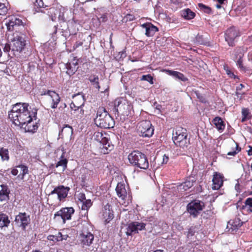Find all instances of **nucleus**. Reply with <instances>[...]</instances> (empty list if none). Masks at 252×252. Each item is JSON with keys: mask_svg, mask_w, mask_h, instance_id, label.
Listing matches in <instances>:
<instances>
[{"mask_svg": "<svg viewBox=\"0 0 252 252\" xmlns=\"http://www.w3.org/2000/svg\"><path fill=\"white\" fill-rule=\"evenodd\" d=\"M77 198H78V201H79L80 202V203L87 200L86 198L85 194L84 193H81V192H80L77 194Z\"/></svg>", "mask_w": 252, "mask_h": 252, "instance_id": "nucleus-49", "label": "nucleus"}, {"mask_svg": "<svg viewBox=\"0 0 252 252\" xmlns=\"http://www.w3.org/2000/svg\"><path fill=\"white\" fill-rule=\"evenodd\" d=\"M70 188L68 187H64L61 185L56 187L50 193V194H57L58 198L60 201L65 198L68 194Z\"/></svg>", "mask_w": 252, "mask_h": 252, "instance_id": "nucleus-17", "label": "nucleus"}, {"mask_svg": "<svg viewBox=\"0 0 252 252\" xmlns=\"http://www.w3.org/2000/svg\"><path fill=\"white\" fill-rule=\"evenodd\" d=\"M48 239L53 241H56V235H49Z\"/></svg>", "mask_w": 252, "mask_h": 252, "instance_id": "nucleus-63", "label": "nucleus"}, {"mask_svg": "<svg viewBox=\"0 0 252 252\" xmlns=\"http://www.w3.org/2000/svg\"><path fill=\"white\" fill-rule=\"evenodd\" d=\"M197 98L199 99L200 101H201L202 103H206L207 101L205 99V98L201 94H197Z\"/></svg>", "mask_w": 252, "mask_h": 252, "instance_id": "nucleus-54", "label": "nucleus"}, {"mask_svg": "<svg viewBox=\"0 0 252 252\" xmlns=\"http://www.w3.org/2000/svg\"><path fill=\"white\" fill-rule=\"evenodd\" d=\"M11 173L13 175L16 176L18 173V170L16 168H14V169H12Z\"/></svg>", "mask_w": 252, "mask_h": 252, "instance_id": "nucleus-62", "label": "nucleus"}, {"mask_svg": "<svg viewBox=\"0 0 252 252\" xmlns=\"http://www.w3.org/2000/svg\"><path fill=\"white\" fill-rule=\"evenodd\" d=\"M29 104L27 103H17L13 106L11 110L9 112L8 117L15 125L23 127V125L31 120L37 119V110L31 112L29 109Z\"/></svg>", "mask_w": 252, "mask_h": 252, "instance_id": "nucleus-1", "label": "nucleus"}, {"mask_svg": "<svg viewBox=\"0 0 252 252\" xmlns=\"http://www.w3.org/2000/svg\"><path fill=\"white\" fill-rule=\"evenodd\" d=\"M198 6L201 9H202L204 12L206 13L209 14L211 12V9L210 7L203 4V3H199Z\"/></svg>", "mask_w": 252, "mask_h": 252, "instance_id": "nucleus-45", "label": "nucleus"}, {"mask_svg": "<svg viewBox=\"0 0 252 252\" xmlns=\"http://www.w3.org/2000/svg\"><path fill=\"white\" fill-rule=\"evenodd\" d=\"M242 116L248 118L249 110L247 108H243L242 110Z\"/></svg>", "mask_w": 252, "mask_h": 252, "instance_id": "nucleus-52", "label": "nucleus"}, {"mask_svg": "<svg viewBox=\"0 0 252 252\" xmlns=\"http://www.w3.org/2000/svg\"><path fill=\"white\" fill-rule=\"evenodd\" d=\"M10 220L9 219L8 216L3 213L0 214V227L3 228V227H7Z\"/></svg>", "mask_w": 252, "mask_h": 252, "instance_id": "nucleus-32", "label": "nucleus"}, {"mask_svg": "<svg viewBox=\"0 0 252 252\" xmlns=\"http://www.w3.org/2000/svg\"><path fill=\"white\" fill-rule=\"evenodd\" d=\"M0 156L2 161H8L9 159L8 150L6 148H1L0 149Z\"/></svg>", "mask_w": 252, "mask_h": 252, "instance_id": "nucleus-36", "label": "nucleus"}, {"mask_svg": "<svg viewBox=\"0 0 252 252\" xmlns=\"http://www.w3.org/2000/svg\"><path fill=\"white\" fill-rule=\"evenodd\" d=\"M26 35L21 32H15L12 40L11 50L21 52L26 45Z\"/></svg>", "mask_w": 252, "mask_h": 252, "instance_id": "nucleus-9", "label": "nucleus"}, {"mask_svg": "<svg viewBox=\"0 0 252 252\" xmlns=\"http://www.w3.org/2000/svg\"><path fill=\"white\" fill-rule=\"evenodd\" d=\"M81 203V209L82 210L86 211L87 212L92 205V202L90 199H87Z\"/></svg>", "mask_w": 252, "mask_h": 252, "instance_id": "nucleus-40", "label": "nucleus"}, {"mask_svg": "<svg viewBox=\"0 0 252 252\" xmlns=\"http://www.w3.org/2000/svg\"><path fill=\"white\" fill-rule=\"evenodd\" d=\"M10 50H11V44L10 45L8 43L5 44L3 48L4 52L8 53L10 51Z\"/></svg>", "mask_w": 252, "mask_h": 252, "instance_id": "nucleus-53", "label": "nucleus"}, {"mask_svg": "<svg viewBox=\"0 0 252 252\" xmlns=\"http://www.w3.org/2000/svg\"><path fill=\"white\" fill-rule=\"evenodd\" d=\"M15 222L18 226L25 230L30 222V216L26 213H20L16 216Z\"/></svg>", "mask_w": 252, "mask_h": 252, "instance_id": "nucleus-14", "label": "nucleus"}, {"mask_svg": "<svg viewBox=\"0 0 252 252\" xmlns=\"http://www.w3.org/2000/svg\"><path fill=\"white\" fill-rule=\"evenodd\" d=\"M73 100L70 104L71 110L73 109L82 108L84 104V95L81 94H77L73 96Z\"/></svg>", "mask_w": 252, "mask_h": 252, "instance_id": "nucleus-18", "label": "nucleus"}, {"mask_svg": "<svg viewBox=\"0 0 252 252\" xmlns=\"http://www.w3.org/2000/svg\"><path fill=\"white\" fill-rule=\"evenodd\" d=\"M91 248L86 250V252H97V249L96 248L91 249Z\"/></svg>", "mask_w": 252, "mask_h": 252, "instance_id": "nucleus-61", "label": "nucleus"}, {"mask_svg": "<svg viewBox=\"0 0 252 252\" xmlns=\"http://www.w3.org/2000/svg\"><path fill=\"white\" fill-rule=\"evenodd\" d=\"M83 43L82 41H77L75 42V43L73 45V48L74 49L77 48L79 46H81L83 45Z\"/></svg>", "mask_w": 252, "mask_h": 252, "instance_id": "nucleus-56", "label": "nucleus"}, {"mask_svg": "<svg viewBox=\"0 0 252 252\" xmlns=\"http://www.w3.org/2000/svg\"><path fill=\"white\" fill-rule=\"evenodd\" d=\"M146 224L144 222L134 221L129 223L126 228V234L127 236H130L132 233H137L138 231L145 229Z\"/></svg>", "mask_w": 252, "mask_h": 252, "instance_id": "nucleus-12", "label": "nucleus"}, {"mask_svg": "<svg viewBox=\"0 0 252 252\" xmlns=\"http://www.w3.org/2000/svg\"><path fill=\"white\" fill-rule=\"evenodd\" d=\"M242 209L249 213H252V197L248 198L244 202Z\"/></svg>", "mask_w": 252, "mask_h": 252, "instance_id": "nucleus-34", "label": "nucleus"}, {"mask_svg": "<svg viewBox=\"0 0 252 252\" xmlns=\"http://www.w3.org/2000/svg\"><path fill=\"white\" fill-rule=\"evenodd\" d=\"M110 205L107 204L104 207V210L103 212V217L105 220L106 222H109L110 220L113 218V214L112 211L110 209Z\"/></svg>", "mask_w": 252, "mask_h": 252, "instance_id": "nucleus-29", "label": "nucleus"}, {"mask_svg": "<svg viewBox=\"0 0 252 252\" xmlns=\"http://www.w3.org/2000/svg\"><path fill=\"white\" fill-rule=\"evenodd\" d=\"M173 140L176 146L180 147L185 151L189 149L190 145V138L188 136L186 129H179L173 133Z\"/></svg>", "mask_w": 252, "mask_h": 252, "instance_id": "nucleus-4", "label": "nucleus"}, {"mask_svg": "<svg viewBox=\"0 0 252 252\" xmlns=\"http://www.w3.org/2000/svg\"><path fill=\"white\" fill-rule=\"evenodd\" d=\"M129 162L134 166L142 169H147L149 163L146 156L138 151H134L128 156Z\"/></svg>", "mask_w": 252, "mask_h": 252, "instance_id": "nucleus-3", "label": "nucleus"}, {"mask_svg": "<svg viewBox=\"0 0 252 252\" xmlns=\"http://www.w3.org/2000/svg\"><path fill=\"white\" fill-rule=\"evenodd\" d=\"M240 54H243L242 52V50L240 48L237 49L234 51V57H233V60H237L238 59V57Z\"/></svg>", "mask_w": 252, "mask_h": 252, "instance_id": "nucleus-51", "label": "nucleus"}, {"mask_svg": "<svg viewBox=\"0 0 252 252\" xmlns=\"http://www.w3.org/2000/svg\"><path fill=\"white\" fill-rule=\"evenodd\" d=\"M250 149L248 151V154L249 156H252V147L249 146Z\"/></svg>", "mask_w": 252, "mask_h": 252, "instance_id": "nucleus-64", "label": "nucleus"}, {"mask_svg": "<svg viewBox=\"0 0 252 252\" xmlns=\"http://www.w3.org/2000/svg\"><path fill=\"white\" fill-rule=\"evenodd\" d=\"M95 124L98 127L107 129L113 128L115 126L113 118L104 107H99L94 119Z\"/></svg>", "mask_w": 252, "mask_h": 252, "instance_id": "nucleus-2", "label": "nucleus"}, {"mask_svg": "<svg viewBox=\"0 0 252 252\" xmlns=\"http://www.w3.org/2000/svg\"><path fill=\"white\" fill-rule=\"evenodd\" d=\"M245 87V86L243 84H239L236 87V90L239 91H241V90Z\"/></svg>", "mask_w": 252, "mask_h": 252, "instance_id": "nucleus-59", "label": "nucleus"}, {"mask_svg": "<svg viewBox=\"0 0 252 252\" xmlns=\"http://www.w3.org/2000/svg\"><path fill=\"white\" fill-rule=\"evenodd\" d=\"M181 16L185 19L191 20L193 19L195 14L189 8L183 10L181 13Z\"/></svg>", "mask_w": 252, "mask_h": 252, "instance_id": "nucleus-31", "label": "nucleus"}, {"mask_svg": "<svg viewBox=\"0 0 252 252\" xmlns=\"http://www.w3.org/2000/svg\"><path fill=\"white\" fill-rule=\"evenodd\" d=\"M166 72H168L169 75L183 82H186L188 80V78L183 73L180 72L170 70H167Z\"/></svg>", "mask_w": 252, "mask_h": 252, "instance_id": "nucleus-30", "label": "nucleus"}, {"mask_svg": "<svg viewBox=\"0 0 252 252\" xmlns=\"http://www.w3.org/2000/svg\"><path fill=\"white\" fill-rule=\"evenodd\" d=\"M141 80L143 81H146L150 83L151 84H153L154 83L153 78L150 74L142 75Z\"/></svg>", "mask_w": 252, "mask_h": 252, "instance_id": "nucleus-44", "label": "nucleus"}, {"mask_svg": "<svg viewBox=\"0 0 252 252\" xmlns=\"http://www.w3.org/2000/svg\"><path fill=\"white\" fill-rule=\"evenodd\" d=\"M61 158H62L57 162L56 166V167L62 166L63 167V171H64L67 166V160L66 158H63V155Z\"/></svg>", "mask_w": 252, "mask_h": 252, "instance_id": "nucleus-42", "label": "nucleus"}, {"mask_svg": "<svg viewBox=\"0 0 252 252\" xmlns=\"http://www.w3.org/2000/svg\"><path fill=\"white\" fill-rule=\"evenodd\" d=\"M244 94H245L244 92H242L241 91H237V90L235 92V95L238 97H241Z\"/></svg>", "mask_w": 252, "mask_h": 252, "instance_id": "nucleus-58", "label": "nucleus"}, {"mask_svg": "<svg viewBox=\"0 0 252 252\" xmlns=\"http://www.w3.org/2000/svg\"><path fill=\"white\" fill-rule=\"evenodd\" d=\"M235 145L236 150L228 152L227 153L228 156H234L236 154H237L239 151H240L241 148H239L238 144L237 143H235Z\"/></svg>", "mask_w": 252, "mask_h": 252, "instance_id": "nucleus-47", "label": "nucleus"}, {"mask_svg": "<svg viewBox=\"0 0 252 252\" xmlns=\"http://www.w3.org/2000/svg\"><path fill=\"white\" fill-rule=\"evenodd\" d=\"M193 43L197 45H204L207 43V41L204 39L202 35L198 34L193 40Z\"/></svg>", "mask_w": 252, "mask_h": 252, "instance_id": "nucleus-39", "label": "nucleus"}, {"mask_svg": "<svg viewBox=\"0 0 252 252\" xmlns=\"http://www.w3.org/2000/svg\"><path fill=\"white\" fill-rule=\"evenodd\" d=\"M79 240L83 248L90 247L94 240V236L90 232L84 231L80 234Z\"/></svg>", "mask_w": 252, "mask_h": 252, "instance_id": "nucleus-15", "label": "nucleus"}, {"mask_svg": "<svg viewBox=\"0 0 252 252\" xmlns=\"http://www.w3.org/2000/svg\"><path fill=\"white\" fill-rule=\"evenodd\" d=\"M116 191L119 198L123 200L126 198L127 194L124 184L118 183L116 188Z\"/></svg>", "mask_w": 252, "mask_h": 252, "instance_id": "nucleus-26", "label": "nucleus"}, {"mask_svg": "<svg viewBox=\"0 0 252 252\" xmlns=\"http://www.w3.org/2000/svg\"><path fill=\"white\" fill-rule=\"evenodd\" d=\"M63 240V235L61 232H59L56 235V241H60Z\"/></svg>", "mask_w": 252, "mask_h": 252, "instance_id": "nucleus-55", "label": "nucleus"}, {"mask_svg": "<svg viewBox=\"0 0 252 252\" xmlns=\"http://www.w3.org/2000/svg\"><path fill=\"white\" fill-rule=\"evenodd\" d=\"M72 111H73L72 114L76 119H81L83 117L84 111L82 108L73 109Z\"/></svg>", "mask_w": 252, "mask_h": 252, "instance_id": "nucleus-38", "label": "nucleus"}, {"mask_svg": "<svg viewBox=\"0 0 252 252\" xmlns=\"http://www.w3.org/2000/svg\"><path fill=\"white\" fill-rule=\"evenodd\" d=\"M8 147L10 150L16 153L17 154H20L21 151H22L24 149L21 142L17 138L11 139V143L9 145Z\"/></svg>", "mask_w": 252, "mask_h": 252, "instance_id": "nucleus-20", "label": "nucleus"}, {"mask_svg": "<svg viewBox=\"0 0 252 252\" xmlns=\"http://www.w3.org/2000/svg\"><path fill=\"white\" fill-rule=\"evenodd\" d=\"M33 120H31L29 122H27L25 125H23V128L25 129L26 132H35L38 127L37 122L35 121L33 122Z\"/></svg>", "mask_w": 252, "mask_h": 252, "instance_id": "nucleus-25", "label": "nucleus"}, {"mask_svg": "<svg viewBox=\"0 0 252 252\" xmlns=\"http://www.w3.org/2000/svg\"><path fill=\"white\" fill-rule=\"evenodd\" d=\"M132 109V106L130 102L126 100L121 98L116 99L115 101L113 111L115 114L128 115Z\"/></svg>", "mask_w": 252, "mask_h": 252, "instance_id": "nucleus-5", "label": "nucleus"}, {"mask_svg": "<svg viewBox=\"0 0 252 252\" xmlns=\"http://www.w3.org/2000/svg\"><path fill=\"white\" fill-rule=\"evenodd\" d=\"M5 25L9 31L15 30L17 32L19 27L24 28L22 20L15 16L10 17L8 22L5 23Z\"/></svg>", "mask_w": 252, "mask_h": 252, "instance_id": "nucleus-16", "label": "nucleus"}, {"mask_svg": "<svg viewBox=\"0 0 252 252\" xmlns=\"http://www.w3.org/2000/svg\"><path fill=\"white\" fill-rule=\"evenodd\" d=\"M223 178L222 175L218 172H215L213 178L212 179L213 182V189H219L223 185Z\"/></svg>", "mask_w": 252, "mask_h": 252, "instance_id": "nucleus-21", "label": "nucleus"}, {"mask_svg": "<svg viewBox=\"0 0 252 252\" xmlns=\"http://www.w3.org/2000/svg\"><path fill=\"white\" fill-rule=\"evenodd\" d=\"M7 12V8L4 3H0V15H4Z\"/></svg>", "mask_w": 252, "mask_h": 252, "instance_id": "nucleus-46", "label": "nucleus"}, {"mask_svg": "<svg viewBox=\"0 0 252 252\" xmlns=\"http://www.w3.org/2000/svg\"><path fill=\"white\" fill-rule=\"evenodd\" d=\"M227 74L229 75L230 77L232 78H235L236 76L234 74L233 72H232L230 70H227L226 71Z\"/></svg>", "mask_w": 252, "mask_h": 252, "instance_id": "nucleus-60", "label": "nucleus"}, {"mask_svg": "<svg viewBox=\"0 0 252 252\" xmlns=\"http://www.w3.org/2000/svg\"><path fill=\"white\" fill-rule=\"evenodd\" d=\"M53 30H54V31L52 32L53 36L54 34H56L58 32L60 33V34H61L62 35H63L64 37H66L68 35L67 32L66 31L63 30V29H58V27L56 26H55L54 27Z\"/></svg>", "mask_w": 252, "mask_h": 252, "instance_id": "nucleus-41", "label": "nucleus"}, {"mask_svg": "<svg viewBox=\"0 0 252 252\" xmlns=\"http://www.w3.org/2000/svg\"><path fill=\"white\" fill-rule=\"evenodd\" d=\"M42 95H45V105L47 107L52 109H55L61 101V97L59 94L53 91L47 90L41 94Z\"/></svg>", "mask_w": 252, "mask_h": 252, "instance_id": "nucleus-7", "label": "nucleus"}, {"mask_svg": "<svg viewBox=\"0 0 252 252\" xmlns=\"http://www.w3.org/2000/svg\"><path fill=\"white\" fill-rule=\"evenodd\" d=\"M73 130L72 126L65 125L59 131V138H66L71 140L72 138Z\"/></svg>", "mask_w": 252, "mask_h": 252, "instance_id": "nucleus-19", "label": "nucleus"}, {"mask_svg": "<svg viewBox=\"0 0 252 252\" xmlns=\"http://www.w3.org/2000/svg\"><path fill=\"white\" fill-rule=\"evenodd\" d=\"M0 187L1 189L0 190V200L2 201L9 198L10 190L8 186L5 184H1Z\"/></svg>", "mask_w": 252, "mask_h": 252, "instance_id": "nucleus-28", "label": "nucleus"}, {"mask_svg": "<svg viewBox=\"0 0 252 252\" xmlns=\"http://www.w3.org/2000/svg\"><path fill=\"white\" fill-rule=\"evenodd\" d=\"M18 167L21 168L22 171V174H23V175H25L26 174L28 173L29 170L27 166L21 164L20 165H19Z\"/></svg>", "mask_w": 252, "mask_h": 252, "instance_id": "nucleus-48", "label": "nucleus"}, {"mask_svg": "<svg viewBox=\"0 0 252 252\" xmlns=\"http://www.w3.org/2000/svg\"><path fill=\"white\" fill-rule=\"evenodd\" d=\"M213 122L218 130L222 131L224 129L225 125L220 117H217L215 118Z\"/></svg>", "mask_w": 252, "mask_h": 252, "instance_id": "nucleus-33", "label": "nucleus"}, {"mask_svg": "<svg viewBox=\"0 0 252 252\" xmlns=\"http://www.w3.org/2000/svg\"><path fill=\"white\" fill-rule=\"evenodd\" d=\"M89 80L95 88L99 90L100 87L99 84V78L98 76L95 75H91L89 77Z\"/></svg>", "mask_w": 252, "mask_h": 252, "instance_id": "nucleus-35", "label": "nucleus"}, {"mask_svg": "<svg viewBox=\"0 0 252 252\" xmlns=\"http://www.w3.org/2000/svg\"><path fill=\"white\" fill-rule=\"evenodd\" d=\"M243 56H244L243 54H240L239 56L238 57V59L237 60H234V61L236 62L237 65L238 66V67L241 69H244V67L243 65V60H242Z\"/></svg>", "mask_w": 252, "mask_h": 252, "instance_id": "nucleus-43", "label": "nucleus"}, {"mask_svg": "<svg viewBox=\"0 0 252 252\" xmlns=\"http://www.w3.org/2000/svg\"><path fill=\"white\" fill-rule=\"evenodd\" d=\"M169 160V158L166 155L163 156L162 164H166Z\"/></svg>", "mask_w": 252, "mask_h": 252, "instance_id": "nucleus-57", "label": "nucleus"}, {"mask_svg": "<svg viewBox=\"0 0 252 252\" xmlns=\"http://www.w3.org/2000/svg\"><path fill=\"white\" fill-rule=\"evenodd\" d=\"M77 65L78 62L75 59H74L72 62H70L66 63V73L69 75H73L77 71V69L78 68Z\"/></svg>", "mask_w": 252, "mask_h": 252, "instance_id": "nucleus-27", "label": "nucleus"}, {"mask_svg": "<svg viewBox=\"0 0 252 252\" xmlns=\"http://www.w3.org/2000/svg\"><path fill=\"white\" fill-rule=\"evenodd\" d=\"M136 128L139 136L143 137H150L154 134V128L150 121L145 120L139 122Z\"/></svg>", "mask_w": 252, "mask_h": 252, "instance_id": "nucleus-8", "label": "nucleus"}, {"mask_svg": "<svg viewBox=\"0 0 252 252\" xmlns=\"http://www.w3.org/2000/svg\"><path fill=\"white\" fill-rule=\"evenodd\" d=\"M47 10V14L51 16L52 20H53L54 18H55L56 17V15L59 13V19L63 21H65V18L63 15V12L65 11L64 8H63V12L61 11V9H60V11L59 12L58 10L56 9L54 7H51Z\"/></svg>", "mask_w": 252, "mask_h": 252, "instance_id": "nucleus-24", "label": "nucleus"}, {"mask_svg": "<svg viewBox=\"0 0 252 252\" xmlns=\"http://www.w3.org/2000/svg\"><path fill=\"white\" fill-rule=\"evenodd\" d=\"M239 36L238 30L235 27H230L225 32V39L230 46H233L235 39Z\"/></svg>", "mask_w": 252, "mask_h": 252, "instance_id": "nucleus-13", "label": "nucleus"}, {"mask_svg": "<svg viewBox=\"0 0 252 252\" xmlns=\"http://www.w3.org/2000/svg\"><path fill=\"white\" fill-rule=\"evenodd\" d=\"M35 6H37V7H38L39 9L43 8L44 4L43 2V0H36Z\"/></svg>", "mask_w": 252, "mask_h": 252, "instance_id": "nucleus-50", "label": "nucleus"}, {"mask_svg": "<svg viewBox=\"0 0 252 252\" xmlns=\"http://www.w3.org/2000/svg\"><path fill=\"white\" fill-rule=\"evenodd\" d=\"M74 212V208L71 207L62 208L54 214L53 219L55 221L64 224L67 220L71 219Z\"/></svg>", "mask_w": 252, "mask_h": 252, "instance_id": "nucleus-6", "label": "nucleus"}, {"mask_svg": "<svg viewBox=\"0 0 252 252\" xmlns=\"http://www.w3.org/2000/svg\"><path fill=\"white\" fill-rule=\"evenodd\" d=\"M195 182V180L193 177H189L185 182L178 186V189L181 191H186L192 187Z\"/></svg>", "mask_w": 252, "mask_h": 252, "instance_id": "nucleus-22", "label": "nucleus"}, {"mask_svg": "<svg viewBox=\"0 0 252 252\" xmlns=\"http://www.w3.org/2000/svg\"><path fill=\"white\" fill-rule=\"evenodd\" d=\"M204 203L198 200H194L187 205V211L190 216L196 218L204 208Z\"/></svg>", "mask_w": 252, "mask_h": 252, "instance_id": "nucleus-11", "label": "nucleus"}, {"mask_svg": "<svg viewBox=\"0 0 252 252\" xmlns=\"http://www.w3.org/2000/svg\"><path fill=\"white\" fill-rule=\"evenodd\" d=\"M141 27L145 29V35L148 37L153 36L158 31V28L150 23L143 24Z\"/></svg>", "mask_w": 252, "mask_h": 252, "instance_id": "nucleus-23", "label": "nucleus"}, {"mask_svg": "<svg viewBox=\"0 0 252 252\" xmlns=\"http://www.w3.org/2000/svg\"><path fill=\"white\" fill-rule=\"evenodd\" d=\"M96 137L97 140L100 143L99 149L101 154H107L113 149V145L107 137L104 136L102 133L97 132Z\"/></svg>", "mask_w": 252, "mask_h": 252, "instance_id": "nucleus-10", "label": "nucleus"}, {"mask_svg": "<svg viewBox=\"0 0 252 252\" xmlns=\"http://www.w3.org/2000/svg\"><path fill=\"white\" fill-rule=\"evenodd\" d=\"M228 223L232 225V229H236L239 227L241 226L243 224V222L241 221L239 218H236L233 220H230Z\"/></svg>", "mask_w": 252, "mask_h": 252, "instance_id": "nucleus-37", "label": "nucleus"}]
</instances>
